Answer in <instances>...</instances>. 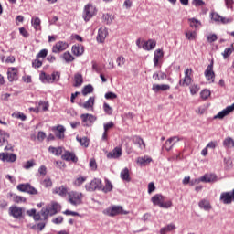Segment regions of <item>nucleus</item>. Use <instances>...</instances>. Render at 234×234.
<instances>
[{
	"label": "nucleus",
	"instance_id": "18",
	"mask_svg": "<svg viewBox=\"0 0 234 234\" xmlns=\"http://www.w3.org/2000/svg\"><path fill=\"white\" fill-rule=\"evenodd\" d=\"M164 58V51L162 49H157L154 53V67H158L160 65V59Z\"/></svg>",
	"mask_w": 234,
	"mask_h": 234
},
{
	"label": "nucleus",
	"instance_id": "9",
	"mask_svg": "<svg viewBox=\"0 0 234 234\" xmlns=\"http://www.w3.org/2000/svg\"><path fill=\"white\" fill-rule=\"evenodd\" d=\"M51 131L54 133L56 138L58 140H63L65 138V132L67 129H65V126L58 124L57 126H53Z\"/></svg>",
	"mask_w": 234,
	"mask_h": 234
},
{
	"label": "nucleus",
	"instance_id": "19",
	"mask_svg": "<svg viewBox=\"0 0 234 234\" xmlns=\"http://www.w3.org/2000/svg\"><path fill=\"white\" fill-rule=\"evenodd\" d=\"M105 37H107V29L102 27L99 28L96 37L98 43H105Z\"/></svg>",
	"mask_w": 234,
	"mask_h": 234
},
{
	"label": "nucleus",
	"instance_id": "41",
	"mask_svg": "<svg viewBox=\"0 0 234 234\" xmlns=\"http://www.w3.org/2000/svg\"><path fill=\"white\" fill-rule=\"evenodd\" d=\"M133 144H137L140 147L144 145V148L145 149V143L144 142V139L138 135H134L133 138Z\"/></svg>",
	"mask_w": 234,
	"mask_h": 234
},
{
	"label": "nucleus",
	"instance_id": "20",
	"mask_svg": "<svg viewBox=\"0 0 234 234\" xmlns=\"http://www.w3.org/2000/svg\"><path fill=\"white\" fill-rule=\"evenodd\" d=\"M165 200V197L162 194H156L152 197L151 202H153L154 206H161V204Z\"/></svg>",
	"mask_w": 234,
	"mask_h": 234
},
{
	"label": "nucleus",
	"instance_id": "16",
	"mask_svg": "<svg viewBox=\"0 0 234 234\" xmlns=\"http://www.w3.org/2000/svg\"><path fill=\"white\" fill-rule=\"evenodd\" d=\"M171 89V86L169 84H154L152 87V90L155 93L157 92H165V90H169Z\"/></svg>",
	"mask_w": 234,
	"mask_h": 234
},
{
	"label": "nucleus",
	"instance_id": "36",
	"mask_svg": "<svg viewBox=\"0 0 234 234\" xmlns=\"http://www.w3.org/2000/svg\"><path fill=\"white\" fill-rule=\"evenodd\" d=\"M231 48H225L224 52L222 53V56L224 58V59H228V58H229L231 56V54H233L234 51V43L231 44L230 46Z\"/></svg>",
	"mask_w": 234,
	"mask_h": 234
},
{
	"label": "nucleus",
	"instance_id": "62",
	"mask_svg": "<svg viewBox=\"0 0 234 234\" xmlns=\"http://www.w3.org/2000/svg\"><path fill=\"white\" fill-rule=\"evenodd\" d=\"M47 138V133H45V132L43 131H39L37 136V139L39 142H43V140H45Z\"/></svg>",
	"mask_w": 234,
	"mask_h": 234
},
{
	"label": "nucleus",
	"instance_id": "60",
	"mask_svg": "<svg viewBox=\"0 0 234 234\" xmlns=\"http://www.w3.org/2000/svg\"><path fill=\"white\" fill-rule=\"evenodd\" d=\"M34 165H36V162H34V160L27 161L24 165V169H31Z\"/></svg>",
	"mask_w": 234,
	"mask_h": 234
},
{
	"label": "nucleus",
	"instance_id": "23",
	"mask_svg": "<svg viewBox=\"0 0 234 234\" xmlns=\"http://www.w3.org/2000/svg\"><path fill=\"white\" fill-rule=\"evenodd\" d=\"M120 156H122V148L118 146L107 154V158L116 159L120 158Z\"/></svg>",
	"mask_w": 234,
	"mask_h": 234
},
{
	"label": "nucleus",
	"instance_id": "50",
	"mask_svg": "<svg viewBox=\"0 0 234 234\" xmlns=\"http://www.w3.org/2000/svg\"><path fill=\"white\" fill-rule=\"evenodd\" d=\"M103 111L109 116H111L112 114V108L107 102L103 103Z\"/></svg>",
	"mask_w": 234,
	"mask_h": 234
},
{
	"label": "nucleus",
	"instance_id": "17",
	"mask_svg": "<svg viewBox=\"0 0 234 234\" xmlns=\"http://www.w3.org/2000/svg\"><path fill=\"white\" fill-rule=\"evenodd\" d=\"M201 182L205 184H211L212 182H217V175L215 174H205L200 177Z\"/></svg>",
	"mask_w": 234,
	"mask_h": 234
},
{
	"label": "nucleus",
	"instance_id": "7",
	"mask_svg": "<svg viewBox=\"0 0 234 234\" xmlns=\"http://www.w3.org/2000/svg\"><path fill=\"white\" fill-rule=\"evenodd\" d=\"M234 112V103L230 106H227L225 109H223L221 112H219L217 115L213 117V120H224L226 116H229L231 112Z\"/></svg>",
	"mask_w": 234,
	"mask_h": 234
},
{
	"label": "nucleus",
	"instance_id": "26",
	"mask_svg": "<svg viewBox=\"0 0 234 234\" xmlns=\"http://www.w3.org/2000/svg\"><path fill=\"white\" fill-rule=\"evenodd\" d=\"M26 215H27V217H32L35 222H39V220H41V217L37 214V210L36 208L27 210Z\"/></svg>",
	"mask_w": 234,
	"mask_h": 234
},
{
	"label": "nucleus",
	"instance_id": "25",
	"mask_svg": "<svg viewBox=\"0 0 234 234\" xmlns=\"http://www.w3.org/2000/svg\"><path fill=\"white\" fill-rule=\"evenodd\" d=\"M155 47L156 42L153 39H148L147 41H144L143 44V49L147 51L154 49Z\"/></svg>",
	"mask_w": 234,
	"mask_h": 234
},
{
	"label": "nucleus",
	"instance_id": "54",
	"mask_svg": "<svg viewBox=\"0 0 234 234\" xmlns=\"http://www.w3.org/2000/svg\"><path fill=\"white\" fill-rule=\"evenodd\" d=\"M199 90H200V86H198V84H194L190 88V94H192V96H195V94H197Z\"/></svg>",
	"mask_w": 234,
	"mask_h": 234
},
{
	"label": "nucleus",
	"instance_id": "22",
	"mask_svg": "<svg viewBox=\"0 0 234 234\" xmlns=\"http://www.w3.org/2000/svg\"><path fill=\"white\" fill-rule=\"evenodd\" d=\"M71 52L74 56H83L85 52V48L83 45H74L72 46Z\"/></svg>",
	"mask_w": 234,
	"mask_h": 234
},
{
	"label": "nucleus",
	"instance_id": "13",
	"mask_svg": "<svg viewBox=\"0 0 234 234\" xmlns=\"http://www.w3.org/2000/svg\"><path fill=\"white\" fill-rule=\"evenodd\" d=\"M62 160L66 162H73V164H78V156L76 154L70 151H65V154L62 155Z\"/></svg>",
	"mask_w": 234,
	"mask_h": 234
},
{
	"label": "nucleus",
	"instance_id": "43",
	"mask_svg": "<svg viewBox=\"0 0 234 234\" xmlns=\"http://www.w3.org/2000/svg\"><path fill=\"white\" fill-rule=\"evenodd\" d=\"M59 80H61V72L53 71L51 73V82L54 83L55 81H59Z\"/></svg>",
	"mask_w": 234,
	"mask_h": 234
},
{
	"label": "nucleus",
	"instance_id": "10",
	"mask_svg": "<svg viewBox=\"0 0 234 234\" xmlns=\"http://www.w3.org/2000/svg\"><path fill=\"white\" fill-rule=\"evenodd\" d=\"M213 65L214 63L212 60L204 72L205 78H207V81H210V83H215V71L213 70Z\"/></svg>",
	"mask_w": 234,
	"mask_h": 234
},
{
	"label": "nucleus",
	"instance_id": "59",
	"mask_svg": "<svg viewBox=\"0 0 234 234\" xmlns=\"http://www.w3.org/2000/svg\"><path fill=\"white\" fill-rule=\"evenodd\" d=\"M207 39L209 43H215V41L218 39V37L217 36V34H210L207 37Z\"/></svg>",
	"mask_w": 234,
	"mask_h": 234
},
{
	"label": "nucleus",
	"instance_id": "5",
	"mask_svg": "<svg viewBox=\"0 0 234 234\" xmlns=\"http://www.w3.org/2000/svg\"><path fill=\"white\" fill-rule=\"evenodd\" d=\"M83 200V194L78 192H70L69 194V202L71 206H80Z\"/></svg>",
	"mask_w": 234,
	"mask_h": 234
},
{
	"label": "nucleus",
	"instance_id": "47",
	"mask_svg": "<svg viewBox=\"0 0 234 234\" xmlns=\"http://www.w3.org/2000/svg\"><path fill=\"white\" fill-rule=\"evenodd\" d=\"M188 21L190 22V27L192 28H198V27L201 25L200 21L196 18H190Z\"/></svg>",
	"mask_w": 234,
	"mask_h": 234
},
{
	"label": "nucleus",
	"instance_id": "6",
	"mask_svg": "<svg viewBox=\"0 0 234 234\" xmlns=\"http://www.w3.org/2000/svg\"><path fill=\"white\" fill-rule=\"evenodd\" d=\"M80 119L82 120L83 127H91L92 123L97 120L96 116L90 113L81 114Z\"/></svg>",
	"mask_w": 234,
	"mask_h": 234
},
{
	"label": "nucleus",
	"instance_id": "14",
	"mask_svg": "<svg viewBox=\"0 0 234 234\" xmlns=\"http://www.w3.org/2000/svg\"><path fill=\"white\" fill-rule=\"evenodd\" d=\"M94 103H96V97H90L87 101L84 103L79 102V107H82L83 109H87L88 111L90 109H94Z\"/></svg>",
	"mask_w": 234,
	"mask_h": 234
},
{
	"label": "nucleus",
	"instance_id": "2",
	"mask_svg": "<svg viewBox=\"0 0 234 234\" xmlns=\"http://www.w3.org/2000/svg\"><path fill=\"white\" fill-rule=\"evenodd\" d=\"M95 14H96V7H94V5H92V4H87L84 6L82 17H83L84 21L86 23H88V21H90V19H92L94 17Z\"/></svg>",
	"mask_w": 234,
	"mask_h": 234
},
{
	"label": "nucleus",
	"instance_id": "61",
	"mask_svg": "<svg viewBox=\"0 0 234 234\" xmlns=\"http://www.w3.org/2000/svg\"><path fill=\"white\" fill-rule=\"evenodd\" d=\"M14 202H16V204H21V202H27V198L21 196H16L14 197Z\"/></svg>",
	"mask_w": 234,
	"mask_h": 234
},
{
	"label": "nucleus",
	"instance_id": "58",
	"mask_svg": "<svg viewBox=\"0 0 234 234\" xmlns=\"http://www.w3.org/2000/svg\"><path fill=\"white\" fill-rule=\"evenodd\" d=\"M27 193H28V195H37L38 192H37V189H36V187L32 186V185H30V183H29V185L27 186Z\"/></svg>",
	"mask_w": 234,
	"mask_h": 234
},
{
	"label": "nucleus",
	"instance_id": "32",
	"mask_svg": "<svg viewBox=\"0 0 234 234\" xmlns=\"http://www.w3.org/2000/svg\"><path fill=\"white\" fill-rule=\"evenodd\" d=\"M48 152L52 153V154H55V156H61V154H63V149L61 148V146L58 148L54 146H49Z\"/></svg>",
	"mask_w": 234,
	"mask_h": 234
},
{
	"label": "nucleus",
	"instance_id": "29",
	"mask_svg": "<svg viewBox=\"0 0 234 234\" xmlns=\"http://www.w3.org/2000/svg\"><path fill=\"white\" fill-rule=\"evenodd\" d=\"M113 186L112 183L109 179H105V186H103V183H101V189L103 193H111L112 191Z\"/></svg>",
	"mask_w": 234,
	"mask_h": 234
},
{
	"label": "nucleus",
	"instance_id": "38",
	"mask_svg": "<svg viewBox=\"0 0 234 234\" xmlns=\"http://www.w3.org/2000/svg\"><path fill=\"white\" fill-rule=\"evenodd\" d=\"M175 224H169L160 229L161 234H166L169 233V231H173V229H176Z\"/></svg>",
	"mask_w": 234,
	"mask_h": 234
},
{
	"label": "nucleus",
	"instance_id": "55",
	"mask_svg": "<svg viewBox=\"0 0 234 234\" xmlns=\"http://www.w3.org/2000/svg\"><path fill=\"white\" fill-rule=\"evenodd\" d=\"M173 202L172 201H163L161 203V206L159 207H162L163 209H169V207H172Z\"/></svg>",
	"mask_w": 234,
	"mask_h": 234
},
{
	"label": "nucleus",
	"instance_id": "11",
	"mask_svg": "<svg viewBox=\"0 0 234 234\" xmlns=\"http://www.w3.org/2000/svg\"><path fill=\"white\" fill-rule=\"evenodd\" d=\"M46 207L49 211V217H54V215H58L61 211V205L58 202H51L50 205H47Z\"/></svg>",
	"mask_w": 234,
	"mask_h": 234
},
{
	"label": "nucleus",
	"instance_id": "53",
	"mask_svg": "<svg viewBox=\"0 0 234 234\" xmlns=\"http://www.w3.org/2000/svg\"><path fill=\"white\" fill-rule=\"evenodd\" d=\"M12 116H15V118H18L19 120H22V122H25L27 120V115L25 113L18 112L12 114Z\"/></svg>",
	"mask_w": 234,
	"mask_h": 234
},
{
	"label": "nucleus",
	"instance_id": "56",
	"mask_svg": "<svg viewBox=\"0 0 234 234\" xmlns=\"http://www.w3.org/2000/svg\"><path fill=\"white\" fill-rule=\"evenodd\" d=\"M63 215L71 216V217H81V215L78 212L67 209L63 212Z\"/></svg>",
	"mask_w": 234,
	"mask_h": 234
},
{
	"label": "nucleus",
	"instance_id": "46",
	"mask_svg": "<svg viewBox=\"0 0 234 234\" xmlns=\"http://www.w3.org/2000/svg\"><path fill=\"white\" fill-rule=\"evenodd\" d=\"M48 55V49H41L38 54L36 56L37 59H45Z\"/></svg>",
	"mask_w": 234,
	"mask_h": 234
},
{
	"label": "nucleus",
	"instance_id": "15",
	"mask_svg": "<svg viewBox=\"0 0 234 234\" xmlns=\"http://www.w3.org/2000/svg\"><path fill=\"white\" fill-rule=\"evenodd\" d=\"M7 79H8V81H10V82L17 81V80H19V75H18V72H17V69L11 68L10 69H8Z\"/></svg>",
	"mask_w": 234,
	"mask_h": 234
},
{
	"label": "nucleus",
	"instance_id": "40",
	"mask_svg": "<svg viewBox=\"0 0 234 234\" xmlns=\"http://www.w3.org/2000/svg\"><path fill=\"white\" fill-rule=\"evenodd\" d=\"M63 59L66 61V63H70L72 61H74V57L72 56V54H70V52L66 51L63 55H62Z\"/></svg>",
	"mask_w": 234,
	"mask_h": 234
},
{
	"label": "nucleus",
	"instance_id": "27",
	"mask_svg": "<svg viewBox=\"0 0 234 234\" xmlns=\"http://www.w3.org/2000/svg\"><path fill=\"white\" fill-rule=\"evenodd\" d=\"M175 140H176V142H180V138H178V136L170 137L165 141L164 147L166 151H171V149H173L172 144Z\"/></svg>",
	"mask_w": 234,
	"mask_h": 234
},
{
	"label": "nucleus",
	"instance_id": "21",
	"mask_svg": "<svg viewBox=\"0 0 234 234\" xmlns=\"http://www.w3.org/2000/svg\"><path fill=\"white\" fill-rule=\"evenodd\" d=\"M0 158L3 162H5V160H6V162H16V160H17V155H16V154L1 153Z\"/></svg>",
	"mask_w": 234,
	"mask_h": 234
},
{
	"label": "nucleus",
	"instance_id": "49",
	"mask_svg": "<svg viewBox=\"0 0 234 234\" xmlns=\"http://www.w3.org/2000/svg\"><path fill=\"white\" fill-rule=\"evenodd\" d=\"M200 96L202 100H207V98L211 96V91L207 89H205L200 92Z\"/></svg>",
	"mask_w": 234,
	"mask_h": 234
},
{
	"label": "nucleus",
	"instance_id": "63",
	"mask_svg": "<svg viewBox=\"0 0 234 234\" xmlns=\"http://www.w3.org/2000/svg\"><path fill=\"white\" fill-rule=\"evenodd\" d=\"M84 182H87V177L85 176H80L76 179L75 184L77 186H81Z\"/></svg>",
	"mask_w": 234,
	"mask_h": 234
},
{
	"label": "nucleus",
	"instance_id": "52",
	"mask_svg": "<svg viewBox=\"0 0 234 234\" xmlns=\"http://www.w3.org/2000/svg\"><path fill=\"white\" fill-rule=\"evenodd\" d=\"M104 98L106 100H116V98H118V95L112 91H108L107 93H105Z\"/></svg>",
	"mask_w": 234,
	"mask_h": 234
},
{
	"label": "nucleus",
	"instance_id": "28",
	"mask_svg": "<svg viewBox=\"0 0 234 234\" xmlns=\"http://www.w3.org/2000/svg\"><path fill=\"white\" fill-rule=\"evenodd\" d=\"M39 80L42 83H52V76L50 74H47L45 71H41Z\"/></svg>",
	"mask_w": 234,
	"mask_h": 234
},
{
	"label": "nucleus",
	"instance_id": "57",
	"mask_svg": "<svg viewBox=\"0 0 234 234\" xmlns=\"http://www.w3.org/2000/svg\"><path fill=\"white\" fill-rule=\"evenodd\" d=\"M37 215H39V217H45L47 215L50 216V212L48 211V207H42L41 210L39 212H37Z\"/></svg>",
	"mask_w": 234,
	"mask_h": 234
},
{
	"label": "nucleus",
	"instance_id": "33",
	"mask_svg": "<svg viewBox=\"0 0 234 234\" xmlns=\"http://www.w3.org/2000/svg\"><path fill=\"white\" fill-rule=\"evenodd\" d=\"M121 178L124 180V182H131V176L129 175V168L125 167L121 172Z\"/></svg>",
	"mask_w": 234,
	"mask_h": 234
},
{
	"label": "nucleus",
	"instance_id": "64",
	"mask_svg": "<svg viewBox=\"0 0 234 234\" xmlns=\"http://www.w3.org/2000/svg\"><path fill=\"white\" fill-rule=\"evenodd\" d=\"M192 5H194V6H204V5H206V2H204L203 0H192Z\"/></svg>",
	"mask_w": 234,
	"mask_h": 234
},
{
	"label": "nucleus",
	"instance_id": "37",
	"mask_svg": "<svg viewBox=\"0 0 234 234\" xmlns=\"http://www.w3.org/2000/svg\"><path fill=\"white\" fill-rule=\"evenodd\" d=\"M198 206L201 209H204L205 211H209V209H211V204H209V202L206 199L201 200L198 203Z\"/></svg>",
	"mask_w": 234,
	"mask_h": 234
},
{
	"label": "nucleus",
	"instance_id": "48",
	"mask_svg": "<svg viewBox=\"0 0 234 234\" xmlns=\"http://www.w3.org/2000/svg\"><path fill=\"white\" fill-rule=\"evenodd\" d=\"M32 67L33 69H40V67H43V61L36 57V59L32 61Z\"/></svg>",
	"mask_w": 234,
	"mask_h": 234
},
{
	"label": "nucleus",
	"instance_id": "44",
	"mask_svg": "<svg viewBox=\"0 0 234 234\" xmlns=\"http://www.w3.org/2000/svg\"><path fill=\"white\" fill-rule=\"evenodd\" d=\"M223 145L227 148L229 147H234V140L231 137H227L224 141H223Z\"/></svg>",
	"mask_w": 234,
	"mask_h": 234
},
{
	"label": "nucleus",
	"instance_id": "1",
	"mask_svg": "<svg viewBox=\"0 0 234 234\" xmlns=\"http://www.w3.org/2000/svg\"><path fill=\"white\" fill-rule=\"evenodd\" d=\"M108 217H116L118 215H129V211L123 210V207L113 205L103 211Z\"/></svg>",
	"mask_w": 234,
	"mask_h": 234
},
{
	"label": "nucleus",
	"instance_id": "8",
	"mask_svg": "<svg viewBox=\"0 0 234 234\" xmlns=\"http://www.w3.org/2000/svg\"><path fill=\"white\" fill-rule=\"evenodd\" d=\"M219 200L220 202H222V204H226V205L232 204V202H234V189L229 192L221 193Z\"/></svg>",
	"mask_w": 234,
	"mask_h": 234
},
{
	"label": "nucleus",
	"instance_id": "35",
	"mask_svg": "<svg viewBox=\"0 0 234 234\" xmlns=\"http://www.w3.org/2000/svg\"><path fill=\"white\" fill-rule=\"evenodd\" d=\"M102 20L107 24V25H112V21H114V16L106 13L102 15Z\"/></svg>",
	"mask_w": 234,
	"mask_h": 234
},
{
	"label": "nucleus",
	"instance_id": "31",
	"mask_svg": "<svg viewBox=\"0 0 234 234\" xmlns=\"http://www.w3.org/2000/svg\"><path fill=\"white\" fill-rule=\"evenodd\" d=\"M74 81L73 87H81L83 85V75L80 73L75 74Z\"/></svg>",
	"mask_w": 234,
	"mask_h": 234
},
{
	"label": "nucleus",
	"instance_id": "45",
	"mask_svg": "<svg viewBox=\"0 0 234 234\" xmlns=\"http://www.w3.org/2000/svg\"><path fill=\"white\" fill-rule=\"evenodd\" d=\"M186 37L188 39V41H195V39H197V32L188 31L186 33Z\"/></svg>",
	"mask_w": 234,
	"mask_h": 234
},
{
	"label": "nucleus",
	"instance_id": "30",
	"mask_svg": "<svg viewBox=\"0 0 234 234\" xmlns=\"http://www.w3.org/2000/svg\"><path fill=\"white\" fill-rule=\"evenodd\" d=\"M92 92H94V86L92 84L85 85L81 90L83 96H88V94H92Z\"/></svg>",
	"mask_w": 234,
	"mask_h": 234
},
{
	"label": "nucleus",
	"instance_id": "34",
	"mask_svg": "<svg viewBox=\"0 0 234 234\" xmlns=\"http://www.w3.org/2000/svg\"><path fill=\"white\" fill-rule=\"evenodd\" d=\"M53 193H56L57 195H59V197H67V187L65 186H61L60 187L55 188Z\"/></svg>",
	"mask_w": 234,
	"mask_h": 234
},
{
	"label": "nucleus",
	"instance_id": "42",
	"mask_svg": "<svg viewBox=\"0 0 234 234\" xmlns=\"http://www.w3.org/2000/svg\"><path fill=\"white\" fill-rule=\"evenodd\" d=\"M30 183H22L17 185L16 188L21 193H27L28 191V186Z\"/></svg>",
	"mask_w": 234,
	"mask_h": 234
},
{
	"label": "nucleus",
	"instance_id": "51",
	"mask_svg": "<svg viewBox=\"0 0 234 234\" xmlns=\"http://www.w3.org/2000/svg\"><path fill=\"white\" fill-rule=\"evenodd\" d=\"M46 226H47V222L41 221V222L37 223V225H34L32 227V229H36V228H37L38 231H43V229H45Z\"/></svg>",
	"mask_w": 234,
	"mask_h": 234
},
{
	"label": "nucleus",
	"instance_id": "39",
	"mask_svg": "<svg viewBox=\"0 0 234 234\" xmlns=\"http://www.w3.org/2000/svg\"><path fill=\"white\" fill-rule=\"evenodd\" d=\"M76 140L82 147H89V138L77 136Z\"/></svg>",
	"mask_w": 234,
	"mask_h": 234
},
{
	"label": "nucleus",
	"instance_id": "3",
	"mask_svg": "<svg viewBox=\"0 0 234 234\" xmlns=\"http://www.w3.org/2000/svg\"><path fill=\"white\" fill-rule=\"evenodd\" d=\"M25 207L12 206L9 207V215L13 218H25Z\"/></svg>",
	"mask_w": 234,
	"mask_h": 234
},
{
	"label": "nucleus",
	"instance_id": "12",
	"mask_svg": "<svg viewBox=\"0 0 234 234\" xmlns=\"http://www.w3.org/2000/svg\"><path fill=\"white\" fill-rule=\"evenodd\" d=\"M69 47V44L64 41H58L56 43V45L52 48V52L54 54H58V52H63V50H67V48Z\"/></svg>",
	"mask_w": 234,
	"mask_h": 234
},
{
	"label": "nucleus",
	"instance_id": "4",
	"mask_svg": "<svg viewBox=\"0 0 234 234\" xmlns=\"http://www.w3.org/2000/svg\"><path fill=\"white\" fill-rule=\"evenodd\" d=\"M101 179L100 178H94L91 180L89 184L85 185L86 191H101Z\"/></svg>",
	"mask_w": 234,
	"mask_h": 234
},
{
	"label": "nucleus",
	"instance_id": "24",
	"mask_svg": "<svg viewBox=\"0 0 234 234\" xmlns=\"http://www.w3.org/2000/svg\"><path fill=\"white\" fill-rule=\"evenodd\" d=\"M151 162H153V158H151L148 155H144V157L137 158V164L141 165L142 167H145L146 165H149Z\"/></svg>",
	"mask_w": 234,
	"mask_h": 234
}]
</instances>
